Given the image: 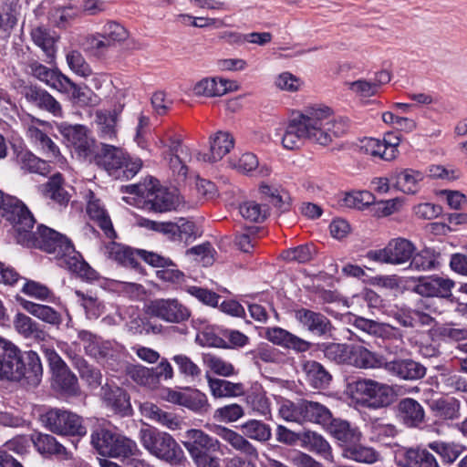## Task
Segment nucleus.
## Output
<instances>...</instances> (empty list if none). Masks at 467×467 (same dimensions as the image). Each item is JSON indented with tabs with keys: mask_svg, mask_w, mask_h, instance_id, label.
<instances>
[{
	"mask_svg": "<svg viewBox=\"0 0 467 467\" xmlns=\"http://www.w3.org/2000/svg\"><path fill=\"white\" fill-rule=\"evenodd\" d=\"M0 210L2 215L14 226L22 218L26 226L32 224V213L27 207L17 198L5 194L0 191Z\"/></svg>",
	"mask_w": 467,
	"mask_h": 467,
	"instance_id": "2eb2a0df",
	"label": "nucleus"
},
{
	"mask_svg": "<svg viewBox=\"0 0 467 467\" xmlns=\"http://www.w3.org/2000/svg\"><path fill=\"white\" fill-rule=\"evenodd\" d=\"M342 456L358 462L371 464L378 461L379 454L371 447L354 442L343 448Z\"/></svg>",
	"mask_w": 467,
	"mask_h": 467,
	"instance_id": "8fccbe9b",
	"label": "nucleus"
},
{
	"mask_svg": "<svg viewBox=\"0 0 467 467\" xmlns=\"http://www.w3.org/2000/svg\"><path fill=\"white\" fill-rule=\"evenodd\" d=\"M304 400H300L297 402L282 401L278 409L280 417L286 421L304 423Z\"/></svg>",
	"mask_w": 467,
	"mask_h": 467,
	"instance_id": "bf43d9fd",
	"label": "nucleus"
},
{
	"mask_svg": "<svg viewBox=\"0 0 467 467\" xmlns=\"http://www.w3.org/2000/svg\"><path fill=\"white\" fill-rule=\"evenodd\" d=\"M27 134L31 140L40 147L47 157L52 158L61 165L65 164V159L60 154L58 147L43 130L36 126H29Z\"/></svg>",
	"mask_w": 467,
	"mask_h": 467,
	"instance_id": "473e14b6",
	"label": "nucleus"
},
{
	"mask_svg": "<svg viewBox=\"0 0 467 467\" xmlns=\"http://www.w3.org/2000/svg\"><path fill=\"white\" fill-rule=\"evenodd\" d=\"M91 443L100 455L108 457L127 458L139 451L132 440L105 429H99L92 433Z\"/></svg>",
	"mask_w": 467,
	"mask_h": 467,
	"instance_id": "423d86ee",
	"label": "nucleus"
},
{
	"mask_svg": "<svg viewBox=\"0 0 467 467\" xmlns=\"http://www.w3.org/2000/svg\"><path fill=\"white\" fill-rule=\"evenodd\" d=\"M66 61L70 70L80 77L86 78L92 73L89 64L78 50L68 51L66 55Z\"/></svg>",
	"mask_w": 467,
	"mask_h": 467,
	"instance_id": "69168bd1",
	"label": "nucleus"
},
{
	"mask_svg": "<svg viewBox=\"0 0 467 467\" xmlns=\"http://www.w3.org/2000/svg\"><path fill=\"white\" fill-rule=\"evenodd\" d=\"M244 408L237 403H231L216 409L213 412V419L220 422H234L244 417Z\"/></svg>",
	"mask_w": 467,
	"mask_h": 467,
	"instance_id": "774afa93",
	"label": "nucleus"
},
{
	"mask_svg": "<svg viewBox=\"0 0 467 467\" xmlns=\"http://www.w3.org/2000/svg\"><path fill=\"white\" fill-rule=\"evenodd\" d=\"M21 306L29 314L49 325L58 327L62 323L61 314L49 306L27 300H22Z\"/></svg>",
	"mask_w": 467,
	"mask_h": 467,
	"instance_id": "4c0bfd02",
	"label": "nucleus"
},
{
	"mask_svg": "<svg viewBox=\"0 0 467 467\" xmlns=\"http://www.w3.org/2000/svg\"><path fill=\"white\" fill-rule=\"evenodd\" d=\"M128 374L138 384L153 388L157 385V376L153 368H148L140 365L129 367Z\"/></svg>",
	"mask_w": 467,
	"mask_h": 467,
	"instance_id": "338daca9",
	"label": "nucleus"
},
{
	"mask_svg": "<svg viewBox=\"0 0 467 467\" xmlns=\"http://www.w3.org/2000/svg\"><path fill=\"white\" fill-rule=\"evenodd\" d=\"M16 161L21 170L30 173L47 175L50 172V166L46 161L39 159L26 150L16 152Z\"/></svg>",
	"mask_w": 467,
	"mask_h": 467,
	"instance_id": "c9c22d12",
	"label": "nucleus"
},
{
	"mask_svg": "<svg viewBox=\"0 0 467 467\" xmlns=\"http://www.w3.org/2000/svg\"><path fill=\"white\" fill-rule=\"evenodd\" d=\"M241 431L246 437L258 441H266L271 438L270 427L256 420H250L242 424Z\"/></svg>",
	"mask_w": 467,
	"mask_h": 467,
	"instance_id": "052dcab7",
	"label": "nucleus"
},
{
	"mask_svg": "<svg viewBox=\"0 0 467 467\" xmlns=\"http://www.w3.org/2000/svg\"><path fill=\"white\" fill-rule=\"evenodd\" d=\"M67 81L59 92L71 94L72 98L82 106H94L98 103L97 96L89 88L78 86L68 77Z\"/></svg>",
	"mask_w": 467,
	"mask_h": 467,
	"instance_id": "603ef678",
	"label": "nucleus"
},
{
	"mask_svg": "<svg viewBox=\"0 0 467 467\" xmlns=\"http://www.w3.org/2000/svg\"><path fill=\"white\" fill-rule=\"evenodd\" d=\"M31 37L33 42L39 47L46 56L53 59L56 54V42L57 36L50 30L38 26L31 31Z\"/></svg>",
	"mask_w": 467,
	"mask_h": 467,
	"instance_id": "3c124183",
	"label": "nucleus"
},
{
	"mask_svg": "<svg viewBox=\"0 0 467 467\" xmlns=\"http://www.w3.org/2000/svg\"><path fill=\"white\" fill-rule=\"evenodd\" d=\"M348 364L359 368H377L383 367L384 358L361 345H351Z\"/></svg>",
	"mask_w": 467,
	"mask_h": 467,
	"instance_id": "7c9ffc66",
	"label": "nucleus"
},
{
	"mask_svg": "<svg viewBox=\"0 0 467 467\" xmlns=\"http://www.w3.org/2000/svg\"><path fill=\"white\" fill-rule=\"evenodd\" d=\"M429 447L447 462L456 461L463 451V447L455 442L434 441L430 443Z\"/></svg>",
	"mask_w": 467,
	"mask_h": 467,
	"instance_id": "0e129e2a",
	"label": "nucleus"
},
{
	"mask_svg": "<svg viewBox=\"0 0 467 467\" xmlns=\"http://www.w3.org/2000/svg\"><path fill=\"white\" fill-rule=\"evenodd\" d=\"M23 354L11 342L0 337V379L16 381Z\"/></svg>",
	"mask_w": 467,
	"mask_h": 467,
	"instance_id": "f8f14e48",
	"label": "nucleus"
},
{
	"mask_svg": "<svg viewBox=\"0 0 467 467\" xmlns=\"http://www.w3.org/2000/svg\"><path fill=\"white\" fill-rule=\"evenodd\" d=\"M34 223L33 216L32 224L28 227L24 224L22 218L17 222L14 226L17 243L28 247H37L47 253L60 254L70 242L66 236L44 225L39 226L36 232H32Z\"/></svg>",
	"mask_w": 467,
	"mask_h": 467,
	"instance_id": "7ed1b4c3",
	"label": "nucleus"
},
{
	"mask_svg": "<svg viewBox=\"0 0 467 467\" xmlns=\"http://www.w3.org/2000/svg\"><path fill=\"white\" fill-rule=\"evenodd\" d=\"M78 337L85 352L90 357L100 359L111 356L113 353V346L109 341H104L88 330H80Z\"/></svg>",
	"mask_w": 467,
	"mask_h": 467,
	"instance_id": "a878e982",
	"label": "nucleus"
},
{
	"mask_svg": "<svg viewBox=\"0 0 467 467\" xmlns=\"http://www.w3.org/2000/svg\"><path fill=\"white\" fill-rule=\"evenodd\" d=\"M29 73L39 81L45 83L47 87L60 91L63 85L66 84L67 76L56 68H49L37 61H33L28 65Z\"/></svg>",
	"mask_w": 467,
	"mask_h": 467,
	"instance_id": "bb28decb",
	"label": "nucleus"
},
{
	"mask_svg": "<svg viewBox=\"0 0 467 467\" xmlns=\"http://www.w3.org/2000/svg\"><path fill=\"white\" fill-rule=\"evenodd\" d=\"M258 190L262 199L268 202L278 212L285 213L289 210L290 196L284 189L263 182Z\"/></svg>",
	"mask_w": 467,
	"mask_h": 467,
	"instance_id": "72a5a7b5",
	"label": "nucleus"
},
{
	"mask_svg": "<svg viewBox=\"0 0 467 467\" xmlns=\"http://www.w3.org/2000/svg\"><path fill=\"white\" fill-rule=\"evenodd\" d=\"M423 178L421 171L412 169L396 170L391 172L393 187L406 194L417 193Z\"/></svg>",
	"mask_w": 467,
	"mask_h": 467,
	"instance_id": "393cba45",
	"label": "nucleus"
},
{
	"mask_svg": "<svg viewBox=\"0 0 467 467\" xmlns=\"http://www.w3.org/2000/svg\"><path fill=\"white\" fill-rule=\"evenodd\" d=\"M63 178L60 173L54 174L45 184V195L60 205L69 202V194L63 187Z\"/></svg>",
	"mask_w": 467,
	"mask_h": 467,
	"instance_id": "5fc2aeb1",
	"label": "nucleus"
},
{
	"mask_svg": "<svg viewBox=\"0 0 467 467\" xmlns=\"http://www.w3.org/2000/svg\"><path fill=\"white\" fill-rule=\"evenodd\" d=\"M232 168L244 174H255L260 177H268L272 173V168L265 164H260L259 161L252 152L242 153L239 157L230 160Z\"/></svg>",
	"mask_w": 467,
	"mask_h": 467,
	"instance_id": "5701e85b",
	"label": "nucleus"
},
{
	"mask_svg": "<svg viewBox=\"0 0 467 467\" xmlns=\"http://www.w3.org/2000/svg\"><path fill=\"white\" fill-rule=\"evenodd\" d=\"M383 367L392 375L403 379H419L426 374L424 366L412 359H397L389 362L384 360Z\"/></svg>",
	"mask_w": 467,
	"mask_h": 467,
	"instance_id": "4be33fe9",
	"label": "nucleus"
},
{
	"mask_svg": "<svg viewBox=\"0 0 467 467\" xmlns=\"http://www.w3.org/2000/svg\"><path fill=\"white\" fill-rule=\"evenodd\" d=\"M31 438L26 436H16L6 441L0 450V467H14L22 465L18 460L15 459L12 452L17 455H23L28 451Z\"/></svg>",
	"mask_w": 467,
	"mask_h": 467,
	"instance_id": "b1692460",
	"label": "nucleus"
},
{
	"mask_svg": "<svg viewBox=\"0 0 467 467\" xmlns=\"http://www.w3.org/2000/svg\"><path fill=\"white\" fill-rule=\"evenodd\" d=\"M79 47L90 56L98 58L104 57L111 49L99 32H93L81 36Z\"/></svg>",
	"mask_w": 467,
	"mask_h": 467,
	"instance_id": "79ce46f5",
	"label": "nucleus"
},
{
	"mask_svg": "<svg viewBox=\"0 0 467 467\" xmlns=\"http://www.w3.org/2000/svg\"><path fill=\"white\" fill-rule=\"evenodd\" d=\"M97 163L110 175L119 177V171H121L126 179L134 177L142 166L140 159H130L123 149L108 144L102 145Z\"/></svg>",
	"mask_w": 467,
	"mask_h": 467,
	"instance_id": "39448f33",
	"label": "nucleus"
},
{
	"mask_svg": "<svg viewBox=\"0 0 467 467\" xmlns=\"http://www.w3.org/2000/svg\"><path fill=\"white\" fill-rule=\"evenodd\" d=\"M406 467H438L435 457L425 449H408L404 453Z\"/></svg>",
	"mask_w": 467,
	"mask_h": 467,
	"instance_id": "864d4df0",
	"label": "nucleus"
},
{
	"mask_svg": "<svg viewBox=\"0 0 467 467\" xmlns=\"http://www.w3.org/2000/svg\"><path fill=\"white\" fill-rule=\"evenodd\" d=\"M100 33L110 48L125 44L130 38L129 30L114 20H108L101 27Z\"/></svg>",
	"mask_w": 467,
	"mask_h": 467,
	"instance_id": "a19ab883",
	"label": "nucleus"
},
{
	"mask_svg": "<svg viewBox=\"0 0 467 467\" xmlns=\"http://www.w3.org/2000/svg\"><path fill=\"white\" fill-rule=\"evenodd\" d=\"M31 441L36 450L42 454H55L67 458V449L49 434H34L31 437Z\"/></svg>",
	"mask_w": 467,
	"mask_h": 467,
	"instance_id": "de8ad7c7",
	"label": "nucleus"
},
{
	"mask_svg": "<svg viewBox=\"0 0 467 467\" xmlns=\"http://www.w3.org/2000/svg\"><path fill=\"white\" fill-rule=\"evenodd\" d=\"M328 424L330 433L343 444L344 448L358 441L361 438V433L357 429L351 428L348 421L331 419Z\"/></svg>",
	"mask_w": 467,
	"mask_h": 467,
	"instance_id": "c03bdc74",
	"label": "nucleus"
},
{
	"mask_svg": "<svg viewBox=\"0 0 467 467\" xmlns=\"http://www.w3.org/2000/svg\"><path fill=\"white\" fill-rule=\"evenodd\" d=\"M234 86V81L226 78H203L192 86V91L196 97H220L232 90Z\"/></svg>",
	"mask_w": 467,
	"mask_h": 467,
	"instance_id": "a211bd4d",
	"label": "nucleus"
},
{
	"mask_svg": "<svg viewBox=\"0 0 467 467\" xmlns=\"http://www.w3.org/2000/svg\"><path fill=\"white\" fill-rule=\"evenodd\" d=\"M141 414L148 420L175 431L181 428V421L178 417L169 411L162 410L151 402H144L140 407Z\"/></svg>",
	"mask_w": 467,
	"mask_h": 467,
	"instance_id": "c85d7f7f",
	"label": "nucleus"
},
{
	"mask_svg": "<svg viewBox=\"0 0 467 467\" xmlns=\"http://www.w3.org/2000/svg\"><path fill=\"white\" fill-rule=\"evenodd\" d=\"M454 282L449 278L435 276L420 281L415 292L422 296L448 298L451 296Z\"/></svg>",
	"mask_w": 467,
	"mask_h": 467,
	"instance_id": "412c9836",
	"label": "nucleus"
},
{
	"mask_svg": "<svg viewBox=\"0 0 467 467\" xmlns=\"http://www.w3.org/2000/svg\"><path fill=\"white\" fill-rule=\"evenodd\" d=\"M398 410L404 423L415 427L424 420V410L421 405L413 399H403L399 402Z\"/></svg>",
	"mask_w": 467,
	"mask_h": 467,
	"instance_id": "e433bc0d",
	"label": "nucleus"
},
{
	"mask_svg": "<svg viewBox=\"0 0 467 467\" xmlns=\"http://www.w3.org/2000/svg\"><path fill=\"white\" fill-rule=\"evenodd\" d=\"M317 254L313 244H304L289 248L282 253V257L288 262L305 264L311 261Z\"/></svg>",
	"mask_w": 467,
	"mask_h": 467,
	"instance_id": "e2e57ef3",
	"label": "nucleus"
},
{
	"mask_svg": "<svg viewBox=\"0 0 467 467\" xmlns=\"http://www.w3.org/2000/svg\"><path fill=\"white\" fill-rule=\"evenodd\" d=\"M239 212L245 220L261 223L268 216L269 207L255 201H245L240 204Z\"/></svg>",
	"mask_w": 467,
	"mask_h": 467,
	"instance_id": "4d7b16f0",
	"label": "nucleus"
},
{
	"mask_svg": "<svg viewBox=\"0 0 467 467\" xmlns=\"http://www.w3.org/2000/svg\"><path fill=\"white\" fill-rule=\"evenodd\" d=\"M265 338L275 345L285 348H292L297 352H306L311 344L281 327H268L265 330Z\"/></svg>",
	"mask_w": 467,
	"mask_h": 467,
	"instance_id": "aec40b11",
	"label": "nucleus"
},
{
	"mask_svg": "<svg viewBox=\"0 0 467 467\" xmlns=\"http://www.w3.org/2000/svg\"><path fill=\"white\" fill-rule=\"evenodd\" d=\"M332 413L324 405L316 401L304 400V422H314L320 425H328Z\"/></svg>",
	"mask_w": 467,
	"mask_h": 467,
	"instance_id": "09e8293b",
	"label": "nucleus"
},
{
	"mask_svg": "<svg viewBox=\"0 0 467 467\" xmlns=\"http://www.w3.org/2000/svg\"><path fill=\"white\" fill-rule=\"evenodd\" d=\"M75 368L78 370L80 377L91 387H98L101 384L102 374L99 369L88 364L81 357L75 356Z\"/></svg>",
	"mask_w": 467,
	"mask_h": 467,
	"instance_id": "680f3d73",
	"label": "nucleus"
},
{
	"mask_svg": "<svg viewBox=\"0 0 467 467\" xmlns=\"http://www.w3.org/2000/svg\"><path fill=\"white\" fill-rule=\"evenodd\" d=\"M301 441L311 451L321 456L326 461L329 462H335L330 444L321 435L310 431H304Z\"/></svg>",
	"mask_w": 467,
	"mask_h": 467,
	"instance_id": "58836bf2",
	"label": "nucleus"
},
{
	"mask_svg": "<svg viewBox=\"0 0 467 467\" xmlns=\"http://www.w3.org/2000/svg\"><path fill=\"white\" fill-rule=\"evenodd\" d=\"M20 377L16 381L29 388L39 385L43 376V368L38 355L35 351L23 353L22 362L18 368Z\"/></svg>",
	"mask_w": 467,
	"mask_h": 467,
	"instance_id": "ddd939ff",
	"label": "nucleus"
},
{
	"mask_svg": "<svg viewBox=\"0 0 467 467\" xmlns=\"http://www.w3.org/2000/svg\"><path fill=\"white\" fill-rule=\"evenodd\" d=\"M234 146L233 135L227 131H217L210 138V162H216L228 154Z\"/></svg>",
	"mask_w": 467,
	"mask_h": 467,
	"instance_id": "f704fd0d",
	"label": "nucleus"
},
{
	"mask_svg": "<svg viewBox=\"0 0 467 467\" xmlns=\"http://www.w3.org/2000/svg\"><path fill=\"white\" fill-rule=\"evenodd\" d=\"M86 198L88 200L87 213L90 219L98 223L108 238H115L116 232L114 231L111 220L101 204L100 200L97 198L95 193L91 191L88 192Z\"/></svg>",
	"mask_w": 467,
	"mask_h": 467,
	"instance_id": "6ab92c4d",
	"label": "nucleus"
},
{
	"mask_svg": "<svg viewBox=\"0 0 467 467\" xmlns=\"http://www.w3.org/2000/svg\"><path fill=\"white\" fill-rule=\"evenodd\" d=\"M296 319L310 332L317 335L326 334L330 329V321L322 314L306 308L295 311Z\"/></svg>",
	"mask_w": 467,
	"mask_h": 467,
	"instance_id": "cd10ccee",
	"label": "nucleus"
},
{
	"mask_svg": "<svg viewBox=\"0 0 467 467\" xmlns=\"http://www.w3.org/2000/svg\"><path fill=\"white\" fill-rule=\"evenodd\" d=\"M182 444L190 457L204 451H218L220 442L200 429H190L185 432Z\"/></svg>",
	"mask_w": 467,
	"mask_h": 467,
	"instance_id": "dca6fc26",
	"label": "nucleus"
},
{
	"mask_svg": "<svg viewBox=\"0 0 467 467\" xmlns=\"http://www.w3.org/2000/svg\"><path fill=\"white\" fill-rule=\"evenodd\" d=\"M415 250L410 240L400 237L390 240L383 249L368 252V257L382 264L403 265L411 259Z\"/></svg>",
	"mask_w": 467,
	"mask_h": 467,
	"instance_id": "1a4fd4ad",
	"label": "nucleus"
},
{
	"mask_svg": "<svg viewBox=\"0 0 467 467\" xmlns=\"http://www.w3.org/2000/svg\"><path fill=\"white\" fill-rule=\"evenodd\" d=\"M352 399L368 408L379 409L393 402L391 386L371 379H359L349 385Z\"/></svg>",
	"mask_w": 467,
	"mask_h": 467,
	"instance_id": "20e7f679",
	"label": "nucleus"
},
{
	"mask_svg": "<svg viewBox=\"0 0 467 467\" xmlns=\"http://www.w3.org/2000/svg\"><path fill=\"white\" fill-rule=\"evenodd\" d=\"M95 122L104 139H112L116 136L117 114L115 111H96Z\"/></svg>",
	"mask_w": 467,
	"mask_h": 467,
	"instance_id": "13d9d810",
	"label": "nucleus"
},
{
	"mask_svg": "<svg viewBox=\"0 0 467 467\" xmlns=\"http://www.w3.org/2000/svg\"><path fill=\"white\" fill-rule=\"evenodd\" d=\"M215 433L233 448L250 456H256V449L240 433L226 427L216 426Z\"/></svg>",
	"mask_w": 467,
	"mask_h": 467,
	"instance_id": "ea45409f",
	"label": "nucleus"
},
{
	"mask_svg": "<svg viewBox=\"0 0 467 467\" xmlns=\"http://www.w3.org/2000/svg\"><path fill=\"white\" fill-rule=\"evenodd\" d=\"M145 313L167 323L180 324L191 317L190 309L177 298H156L144 306Z\"/></svg>",
	"mask_w": 467,
	"mask_h": 467,
	"instance_id": "6e6552de",
	"label": "nucleus"
},
{
	"mask_svg": "<svg viewBox=\"0 0 467 467\" xmlns=\"http://www.w3.org/2000/svg\"><path fill=\"white\" fill-rule=\"evenodd\" d=\"M102 398L106 405L111 408L114 412L121 415H128L131 410L130 397L128 393L115 386H105L102 388Z\"/></svg>",
	"mask_w": 467,
	"mask_h": 467,
	"instance_id": "c756f323",
	"label": "nucleus"
},
{
	"mask_svg": "<svg viewBox=\"0 0 467 467\" xmlns=\"http://www.w3.org/2000/svg\"><path fill=\"white\" fill-rule=\"evenodd\" d=\"M439 254L434 250L426 248L412 255L410 268L417 271H428L435 269L439 265Z\"/></svg>",
	"mask_w": 467,
	"mask_h": 467,
	"instance_id": "6e6d98bb",
	"label": "nucleus"
},
{
	"mask_svg": "<svg viewBox=\"0 0 467 467\" xmlns=\"http://www.w3.org/2000/svg\"><path fill=\"white\" fill-rule=\"evenodd\" d=\"M58 130L79 158L86 159L93 154L94 140L85 126L60 124Z\"/></svg>",
	"mask_w": 467,
	"mask_h": 467,
	"instance_id": "9b49d317",
	"label": "nucleus"
},
{
	"mask_svg": "<svg viewBox=\"0 0 467 467\" xmlns=\"http://www.w3.org/2000/svg\"><path fill=\"white\" fill-rule=\"evenodd\" d=\"M181 202V197L176 190H169L160 185L158 182H150L144 203L149 210L165 213L177 209Z\"/></svg>",
	"mask_w": 467,
	"mask_h": 467,
	"instance_id": "9d476101",
	"label": "nucleus"
},
{
	"mask_svg": "<svg viewBox=\"0 0 467 467\" xmlns=\"http://www.w3.org/2000/svg\"><path fill=\"white\" fill-rule=\"evenodd\" d=\"M105 254L123 265L135 267L137 265L136 251L116 242H109L104 248Z\"/></svg>",
	"mask_w": 467,
	"mask_h": 467,
	"instance_id": "49530a36",
	"label": "nucleus"
},
{
	"mask_svg": "<svg viewBox=\"0 0 467 467\" xmlns=\"http://www.w3.org/2000/svg\"><path fill=\"white\" fill-rule=\"evenodd\" d=\"M346 131L347 124L343 120L334 119L329 107L316 105L305 109L289 122L282 144L287 150H296L302 145L304 140H309L327 146Z\"/></svg>",
	"mask_w": 467,
	"mask_h": 467,
	"instance_id": "f257e3e1",
	"label": "nucleus"
},
{
	"mask_svg": "<svg viewBox=\"0 0 467 467\" xmlns=\"http://www.w3.org/2000/svg\"><path fill=\"white\" fill-rule=\"evenodd\" d=\"M208 386L212 395L216 399L235 398L243 396L245 392L244 385L241 382H231L225 379L212 378L206 374Z\"/></svg>",
	"mask_w": 467,
	"mask_h": 467,
	"instance_id": "2f4dec72",
	"label": "nucleus"
},
{
	"mask_svg": "<svg viewBox=\"0 0 467 467\" xmlns=\"http://www.w3.org/2000/svg\"><path fill=\"white\" fill-rule=\"evenodd\" d=\"M57 255H59L60 265L67 267L70 272L82 278H94V270L83 260L81 254L75 251L71 242Z\"/></svg>",
	"mask_w": 467,
	"mask_h": 467,
	"instance_id": "f3484780",
	"label": "nucleus"
},
{
	"mask_svg": "<svg viewBox=\"0 0 467 467\" xmlns=\"http://www.w3.org/2000/svg\"><path fill=\"white\" fill-rule=\"evenodd\" d=\"M139 438L143 448L159 460L179 465L185 459L180 444L167 432L157 429H141Z\"/></svg>",
	"mask_w": 467,
	"mask_h": 467,
	"instance_id": "f03ea898",
	"label": "nucleus"
},
{
	"mask_svg": "<svg viewBox=\"0 0 467 467\" xmlns=\"http://www.w3.org/2000/svg\"><path fill=\"white\" fill-rule=\"evenodd\" d=\"M43 425L60 435H84L86 429L81 419L75 413L60 409H50L41 415Z\"/></svg>",
	"mask_w": 467,
	"mask_h": 467,
	"instance_id": "0eeeda50",
	"label": "nucleus"
},
{
	"mask_svg": "<svg viewBox=\"0 0 467 467\" xmlns=\"http://www.w3.org/2000/svg\"><path fill=\"white\" fill-rule=\"evenodd\" d=\"M303 371L308 383L315 389L327 387L332 379L328 371L320 363L314 360L306 361L303 364Z\"/></svg>",
	"mask_w": 467,
	"mask_h": 467,
	"instance_id": "37998d69",
	"label": "nucleus"
},
{
	"mask_svg": "<svg viewBox=\"0 0 467 467\" xmlns=\"http://www.w3.org/2000/svg\"><path fill=\"white\" fill-rule=\"evenodd\" d=\"M14 327L16 330L26 338H34L37 341H41L44 340L47 336L36 322L23 313L16 315Z\"/></svg>",
	"mask_w": 467,
	"mask_h": 467,
	"instance_id": "a18cd8bd",
	"label": "nucleus"
},
{
	"mask_svg": "<svg viewBox=\"0 0 467 467\" xmlns=\"http://www.w3.org/2000/svg\"><path fill=\"white\" fill-rule=\"evenodd\" d=\"M23 94L26 100L37 109L47 111L56 118L63 117L60 102L47 90L36 86H27L24 88Z\"/></svg>",
	"mask_w": 467,
	"mask_h": 467,
	"instance_id": "4468645a",
	"label": "nucleus"
}]
</instances>
